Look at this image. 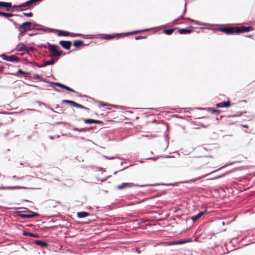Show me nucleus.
I'll return each instance as SVG.
<instances>
[{
  "mask_svg": "<svg viewBox=\"0 0 255 255\" xmlns=\"http://www.w3.org/2000/svg\"><path fill=\"white\" fill-rule=\"evenodd\" d=\"M254 27L252 26H236V27H221L219 28L218 30L227 34H232L234 33H240L243 32H248L252 31Z\"/></svg>",
  "mask_w": 255,
  "mask_h": 255,
  "instance_id": "1",
  "label": "nucleus"
},
{
  "mask_svg": "<svg viewBox=\"0 0 255 255\" xmlns=\"http://www.w3.org/2000/svg\"><path fill=\"white\" fill-rule=\"evenodd\" d=\"M32 23L31 22H25L19 25L18 29L19 32V38L24 36L27 31L32 29Z\"/></svg>",
  "mask_w": 255,
  "mask_h": 255,
  "instance_id": "2",
  "label": "nucleus"
},
{
  "mask_svg": "<svg viewBox=\"0 0 255 255\" xmlns=\"http://www.w3.org/2000/svg\"><path fill=\"white\" fill-rule=\"evenodd\" d=\"M47 48L52 53L51 57H59L62 54L63 51L60 50V47L57 45L48 43Z\"/></svg>",
  "mask_w": 255,
  "mask_h": 255,
  "instance_id": "3",
  "label": "nucleus"
},
{
  "mask_svg": "<svg viewBox=\"0 0 255 255\" xmlns=\"http://www.w3.org/2000/svg\"><path fill=\"white\" fill-rule=\"evenodd\" d=\"M38 215V213L33 212L30 210L20 211L17 213V216L23 219L32 218L37 217Z\"/></svg>",
  "mask_w": 255,
  "mask_h": 255,
  "instance_id": "4",
  "label": "nucleus"
},
{
  "mask_svg": "<svg viewBox=\"0 0 255 255\" xmlns=\"http://www.w3.org/2000/svg\"><path fill=\"white\" fill-rule=\"evenodd\" d=\"M192 162L199 167H202L209 163L208 158L206 156L194 158Z\"/></svg>",
  "mask_w": 255,
  "mask_h": 255,
  "instance_id": "5",
  "label": "nucleus"
},
{
  "mask_svg": "<svg viewBox=\"0 0 255 255\" xmlns=\"http://www.w3.org/2000/svg\"><path fill=\"white\" fill-rule=\"evenodd\" d=\"M41 0H30L23 4H20L19 5H14L13 6V8L15 7H19V8H22V7H33V4L35 3L37 1H40Z\"/></svg>",
  "mask_w": 255,
  "mask_h": 255,
  "instance_id": "6",
  "label": "nucleus"
},
{
  "mask_svg": "<svg viewBox=\"0 0 255 255\" xmlns=\"http://www.w3.org/2000/svg\"><path fill=\"white\" fill-rule=\"evenodd\" d=\"M62 103H68V104H70L72 107H74L79 108L82 109H85L88 111H90V109L89 108H87L83 106V105L78 104L73 101L64 100L62 101Z\"/></svg>",
  "mask_w": 255,
  "mask_h": 255,
  "instance_id": "7",
  "label": "nucleus"
},
{
  "mask_svg": "<svg viewBox=\"0 0 255 255\" xmlns=\"http://www.w3.org/2000/svg\"><path fill=\"white\" fill-rule=\"evenodd\" d=\"M16 50L18 51H24L26 52H29L33 51L32 47H28L26 46L23 43H19L16 47Z\"/></svg>",
  "mask_w": 255,
  "mask_h": 255,
  "instance_id": "8",
  "label": "nucleus"
},
{
  "mask_svg": "<svg viewBox=\"0 0 255 255\" xmlns=\"http://www.w3.org/2000/svg\"><path fill=\"white\" fill-rule=\"evenodd\" d=\"M1 57L3 60L9 62H18L19 60V58L14 55L6 56L2 54Z\"/></svg>",
  "mask_w": 255,
  "mask_h": 255,
  "instance_id": "9",
  "label": "nucleus"
},
{
  "mask_svg": "<svg viewBox=\"0 0 255 255\" xmlns=\"http://www.w3.org/2000/svg\"><path fill=\"white\" fill-rule=\"evenodd\" d=\"M128 34L126 33H120V34H116L114 35H107L104 37V39H111L113 38H119L122 37H124L127 35H128Z\"/></svg>",
  "mask_w": 255,
  "mask_h": 255,
  "instance_id": "10",
  "label": "nucleus"
},
{
  "mask_svg": "<svg viewBox=\"0 0 255 255\" xmlns=\"http://www.w3.org/2000/svg\"><path fill=\"white\" fill-rule=\"evenodd\" d=\"M60 45L64 48L69 50L70 49L72 42L70 41L61 40L59 41Z\"/></svg>",
  "mask_w": 255,
  "mask_h": 255,
  "instance_id": "11",
  "label": "nucleus"
},
{
  "mask_svg": "<svg viewBox=\"0 0 255 255\" xmlns=\"http://www.w3.org/2000/svg\"><path fill=\"white\" fill-rule=\"evenodd\" d=\"M232 105L230 101H223L220 103L216 104V106L218 108H228Z\"/></svg>",
  "mask_w": 255,
  "mask_h": 255,
  "instance_id": "12",
  "label": "nucleus"
},
{
  "mask_svg": "<svg viewBox=\"0 0 255 255\" xmlns=\"http://www.w3.org/2000/svg\"><path fill=\"white\" fill-rule=\"evenodd\" d=\"M83 122L87 124H97L100 125H103V122L99 120H95L93 119H83Z\"/></svg>",
  "mask_w": 255,
  "mask_h": 255,
  "instance_id": "13",
  "label": "nucleus"
},
{
  "mask_svg": "<svg viewBox=\"0 0 255 255\" xmlns=\"http://www.w3.org/2000/svg\"><path fill=\"white\" fill-rule=\"evenodd\" d=\"M11 5H12V4L11 2L0 1V7H5L6 11L10 10Z\"/></svg>",
  "mask_w": 255,
  "mask_h": 255,
  "instance_id": "14",
  "label": "nucleus"
},
{
  "mask_svg": "<svg viewBox=\"0 0 255 255\" xmlns=\"http://www.w3.org/2000/svg\"><path fill=\"white\" fill-rule=\"evenodd\" d=\"M133 185L132 183H123L122 184L117 186L118 189L121 190L124 188L131 187Z\"/></svg>",
  "mask_w": 255,
  "mask_h": 255,
  "instance_id": "15",
  "label": "nucleus"
},
{
  "mask_svg": "<svg viewBox=\"0 0 255 255\" xmlns=\"http://www.w3.org/2000/svg\"><path fill=\"white\" fill-rule=\"evenodd\" d=\"M206 212V210H205L198 214H197L196 215L194 216L191 217V219L193 222H195L198 220L203 215H204Z\"/></svg>",
  "mask_w": 255,
  "mask_h": 255,
  "instance_id": "16",
  "label": "nucleus"
},
{
  "mask_svg": "<svg viewBox=\"0 0 255 255\" xmlns=\"http://www.w3.org/2000/svg\"><path fill=\"white\" fill-rule=\"evenodd\" d=\"M56 60H55L53 58H52L50 60L46 61L44 63V64L42 65H38V67H45L47 65H53L55 63Z\"/></svg>",
  "mask_w": 255,
  "mask_h": 255,
  "instance_id": "17",
  "label": "nucleus"
},
{
  "mask_svg": "<svg viewBox=\"0 0 255 255\" xmlns=\"http://www.w3.org/2000/svg\"><path fill=\"white\" fill-rule=\"evenodd\" d=\"M90 215L89 213L86 212H80L77 213V216L79 218H83Z\"/></svg>",
  "mask_w": 255,
  "mask_h": 255,
  "instance_id": "18",
  "label": "nucleus"
},
{
  "mask_svg": "<svg viewBox=\"0 0 255 255\" xmlns=\"http://www.w3.org/2000/svg\"><path fill=\"white\" fill-rule=\"evenodd\" d=\"M191 32V30L184 28L180 29L178 31V32L180 34H189Z\"/></svg>",
  "mask_w": 255,
  "mask_h": 255,
  "instance_id": "19",
  "label": "nucleus"
},
{
  "mask_svg": "<svg viewBox=\"0 0 255 255\" xmlns=\"http://www.w3.org/2000/svg\"><path fill=\"white\" fill-rule=\"evenodd\" d=\"M57 35L59 36H69L70 32L66 31H59Z\"/></svg>",
  "mask_w": 255,
  "mask_h": 255,
  "instance_id": "20",
  "label": "nucleus"
},
{
  "mask_svg": "<svg viewBox=\"0 0 255 255\" xmlns=\"http://www.w3.org/2000/svg\"><path fill=\"white\" fill-rule=\"evenodd\" d=\"M35 244L37 245L40 246L41 247H46L48 245L47 243L40 240L36 241Z\"/></svg>",
  "mask_w": 255,
  "mask_h": 255,
  "instance_id": "21",
  "label": "nucleus"
},
{
  "mask_svg": "<svg viewBox=\"0 0 255 255\" xmlns=\"http://www.w3.org/2000/svg\"><path fill=\"white\" fill-rule=\"evenodd\" d=\"M176 29V28L166 29H164L163 32L167 35H171Z\"/></svg>",
  "mask_w": 255,
  "mask_h": 255,
  "instance_id": "22",
  "label": "nucleus"
},
{
  "mask_svg": "<svg viewBox=\"0 0 255 255\" xmlns=\"http://www.w3.org/2000/svg\"><path fill=\"white\" fill-rule=\"evenodd\" d=\"M83 41L80 40H76L73 42V45L76 47H78L83 45Z\"/></svg>",
  "mask_w": 255,
  "mask_h": 255,
  "instance_id": "23",
  "label": "nucleus"
},
{
  "mask_svg": "<svg viewBox=\"0 0 255 255\" xmlns=\"http://www.w3.org/2000/svg\"><path fill=\"white\" fill-rule=\"evenodd\" d=\"M14 15L13 14L10 13H5L3 12H0V16H4L5 17H12L14 16Z\"/></svg>",
  "mask_w": 255,
  "mask_h": 255,
  "instance_id": "24",
  "label": "nucleus"
},
{
  "mask_svg": "<svg viewBox=\"0 0 255 255\" xmlns=\"http://www.w3.org/2000/svg\"><path fill=\"white\" fill-rule=\"evenodd\" d=\"M208 111L210 112L212 114H216L217 115H218L219 114H220L221 113V111L220 110H216V109H212V108H209Z\"/></svg>",
  "mask_w": 255,
  "mask_h": 255,
  "instance_id": "25",
  "label": "nucleus"
},
{
  "mask_svg": "<svg viewBox=\"0 0 255 255\" xmlns=\"http://www.w3.org/2000/svg\"><path fill=\"white\" fill-rule=\"evenodd\" d=\"M18 74H23V75H29L30 73H28V72H24L23 71H22V70L21 69H19L17 71L16 74V75H18Z\"/></svg>",
  "mask_w": 255,
  "mask_h": 255,
  "instance_id": "26",
  "label": "nucleus"
},
{
  "mask_svg": "<svg viewBox=\"0 0 255 255\" xmlns=\"http://www.w3.org/2000/svg\"><path fill=\"white\" fill-rule=\"evenodd\" d=\"M187 242L186 241H180L177 242H175L171 244V245H181L184 243H187Z\"/></svg>",
  "mask_w": 255,
  "mask_h": 255,
  "instance_id": "27",
  "label": "nucleus"
},
{
  "mask_svg": "<svg viewBox=\"0 0 255 255\" xmlns=\"http://www.w3.org/2000/svg\"><path fill=\"white\" fill-rule=\"evenodd\" d=\"M33 78L35 79L39 80L40 81H41L42 79V77L38 74H35L33 75Z\"/></svg>",
  "mask_w": 255,
  "mask_h": 255,
  "instance_id": "28",
  "label": "nucleus"
},
{
  "mask_svg": "<svg viewBox=\"0 0 255 255\" xmlns=\"http://www.w3.org/2000/svg\"><path fill=\"white\" fill-rule=\"evenodd\" d=\"M81 35H82V34H77V33H73L70 32V35L69 36L74 37H76V36H80Z\"/></svg>",
  "mask_w": 255,
  "mask_h": 255,
  "instance_id": "29",
  "label": "nucleus"
},
{
  "mask_svg": "<svg viewBox=\"0 0 255 255\" xmlns=\"http://www.w3.org/2000/svg\"><path fill=\"white\" fill-rule=\"evenodd\" d=\"M64 89L68 91H70V92H73V93H75V91L73 89H71V88L67 86H65V87H64Z\"/></svg>",
  "mask_w": 255,
  "mask_h": 255,
  "instance_id": "30",
  "label": "nucleus"
},
{
  "mask_svg": "<svg viewBox=\"0 0 255 255\" xmlns=\"http://www.w3.org/2000/svg\"><path fill=\"white\" fill-rule=\"evenodd\" d=\"M55 85L56 86H57L58 87H60V88H63V89H64V87L66 86L65 85H63V84L59 83H57L55 84Z\"/></svg>",
  "mask_w": 255,
  "mask_h": 255,
  "instance_id": "31",
  "label": "nucleus"
},
{
  "mask_svg": "<svg viewBox=\"0 0 255 255\" xmlns=\"http://www.w3.org/2000/svg\"><path fill=\"white\" fill-rule=\"evenodd\" d=\"M23 14L26 16L28 17H32L33 15V14L32 12L29 13H23Z\"/></svg>",
  "mask_w": 255,
  "mask_h": 255,
  "instance_id": "32",
  "label": "nucleus"
},
{
  "mask_svg": "<svg viewBox=\"0 0 255 255\" xmlns=\"http://www.w3.org/2000/svg\"><path fill=\"white\" fill-rule=\"evenodd\" d=\"M146 37L145 36H136L135 37V39L136 40H139V39H144V38H145Z\"/></svg>",
  "mask_w": 255,
  "mask_h": 255,
  "instance_id": "33",
  "label": "nucleus"
},
{
  "mask_svg": "<svg viewBox=\"0 0 255 255\" xmlns=\"http://www.w3.org/2000/svg\"><path fill=\"white\" fill-rule=\"evenodd\" d=\"M29 236L30 237H34V238H36V237H38V235H36V234H33V233H31V234H29Z\"/></svg>",
  "mask_w": 255,
  "mask_h": 255,
  "instance_id": "34",
  "label": "nucleus"
},
{
  "mask_svg": "<svg viewBox=\"0 0 255 255\" xmlns=\"http://www.w3.org/2000/svg\"><path fill=\"white\" fill-rule=\"evenodd\" d=\"M206 175H204V176H202L200 177H199V178H197V179H195V180H191V181H195L196 180H199V179H201V178H203V177H205Z\"/></svg>",
  "mask_w": 255,
  "mask_h": 255,
  "instance_id": "35",
  "label": "nucleus"
},
{
  "mask_svg": "<svg viewBox=\"0 0 255 255\" xmlns=\"http://www.w3.org/2000/svg\"><path fill=\"white\" fill-rule=\"evenodd\" d=\"M143 136H145V137H154L156 136L155 135H143Z\"/></svg>",
  "mask_w": 255,
  "mask_h": 255,
  "instance_id": "36",
  "label": "nucleus"
},
{
  "mask_svg": "<svg viewBox=\"0 0 255 255\" xmlns=\"http://www.w3.org/2000/svg\"><path fill=\"white\" fill-rule=\"evenodd\" d=\"M29 234H31V233H29V232H24L23 233V235L24 236H29Z\"/></svg>",
  "mask_w": 255,
  "mask_h": 255,
  "instance_id": "37",
  "label": "nucleus"
},
{
  "mask_svg": "<svg viewBox=\"0 0 255 255\" xmlns=\"http://www.w3.org/2000/svg\"><path fill=\"white\" fill-rule=\"evenodd\" d=\"M9 21H11V22H13L14 25L17 24L16 22H15L13 21V20H12V19H9Z\"/></svg>",
  "mask_w": 255,
  "mask_h": 255,
  "instance_id": "38",
  "label": "nucleus"
},
{
  "mask_svg": "<svg viewBox=\"0 0 255 255\" xmlns=\"http://www.w3.org/2000/svg\"><path fill=\"white\" fill-rule=\"evenodd\" d=\"M137 32V31H134V32H133L130 33V34L136 33Z\"/></svg>",
  "mask_w": 255,
  "mask_h": 255,
  "instance_id": "39",
  "label": "nucleus"
},
{
  "mask_svg": "<svg viewBox=\"0 0 255 255\" xmlns=\"http://www.w3.org/2000/svg\"><path fill=\"white\" fill-rule=\"evenodd\" d=\"M244 127H245V128H248V126H244Z\"/></svg>",
  "mask_w": 255,
  "mask_h": 255,
  "instance_id": "40",
  "label": "nucleus"
},
{
  "mask_svg": "<svg viewBox=\"0 0 255 255\" xmlns=\"http://www.w3.org/2000/svg\"><path fill=\"white\" fill-rule=\"evenodd\" d=\"M249 37H251V35L248 36Z\"/></svg>",
  "mask_w": 255,
  "mask_h": 255,
  "instance_id": "41",
  "label": "nucleus"
}]
</instances>
